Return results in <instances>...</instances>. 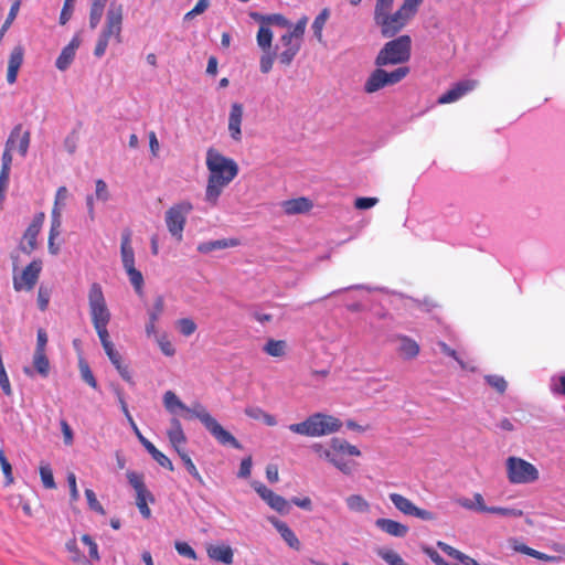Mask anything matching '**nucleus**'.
Instances as JSON below:
<instances>
[{
  "label": "nucleus",
  "instance_id": "1",
  "mask_svg": "<svg viewBox=\"0 0 565 565\" xmlns=\"http://www.w3.org/2000/svg\"><path fill=\"white\" fill-rule=\"evenodd\" d=\"M205 166L207 180L204 201L210 206H216L224 189L237 177L239 168L234 159L222 154L215 148L206 150Z\"/></svg>",
  "mask_w": 565,
  "mask_h": 565
},
{
  "label": "nucleus",
  "instance_id": "2",
  "mask_svg": "<svg viewBox=\"0 0 565 565\" xmlns=\"http://www.w3.org/2000/svg\"><path fill=\"white\" fill-rule=\"evenodd\" d=\"M124 7L121 3L111 1L105 17V23L98 34L94 55L103 57L110 41L116 44L122 43Z\"/></svg>",
  "mask_w": 565,
  "mask_h": 565
},
{
  "label": "nucleus",
  "instance_id": "3",
  "mask_svg": "<svg viewBox=\"0 0 565 565\" xmlns=\"http://www.w3.org/2000/svg\"><path fill=\"white\" fill-rule=\"evenodd\" d=\"M342 422L326 413H313L300 423L290 424L288 429L305 437H322L338 433Z\"/></svg>",
  "mask_w": 565,
  "mask_h": 565
},
{
  "label": "nucleus",
  "instance_id": "4",
  "mask_svg": "<svg viewBox=\"0 0 565 565\" xmlns=\"http://www.w3.org/2000/svg\"><path fill=\"white\" fill-rule=\"evenodd\" d=\"M424 0H404L395 12H390L375 22L384 38H392L403 30L416 15Z\"/></svg>",
  "mask_w": 565,
  "mask_h": 565
},
{
  "label": "nucleus",
  "instance_id": "5",
  "mask_svg": "<svg viewBox=\"0 0 565 565\" xmlns=\"http://www.w3.org/2000/svg\"><path fill=\"white\" fill-rule=\"evenodd\" d=\"M411 49L412 39L409 35H401L388 41L379 52L375 58V65L383 67L405 63L411 57Z\"/></svg>",
  "mask_w": 565,
  "mask_h": 565
},
{
  "label": "nucleus",
  "instance_id": "6",
  "mask_svg": "<svg viewBox=\"0 0 565 565\" xmlns=\"http://www.w3.org/2000/svg\"><path fill=\"white\" fill-rule=\"evenodd\" d=\"M193 204L189 200H181L172 204L164 213V222L170 235L182 242L188 216L193 211Z\"/></svg>",
  "mask_w": 565,
  "mask_h": 565
},
{
  "label": "nucleus",
  "instance_id": "7",
  "mask_svg": "<svg viewBox=\"0 0 565 565\" xmlns=\"http://www.w3.org/2000/svg\"><path fill=\"white\" fill-rule=\"evenodd\" d=\"M507 478L513 484H527L539 480L540 472L531 462L511 456L505 460Z\"/></svg>",
  "mask_w": 565,
  "mask_h": 565
},
{
  "label": "nucleus",
  "instance_id": "8",
  "mask_svg": "<svg viewBox=\"0 0 565 565\" xmlns=\"http://www.w3.org/2000/svg\"><path fill=\"white\" fill-rule=\"evenodd\" d=\"M408 73L409 68L406 66L398 67L392 72H387L377 66L366 78L364 92L366 94H373L386 86L395 85L404 79Z\"/></svg>",
  "mask_w": 565,
  "mask_h": 565
},
{
  "label": "nucleus",
  "instance_id": "9",
  "mask_svg": "<svg viewBox=\"0 0 565 565\" xmlns=\"http://www.w3.org/2000/svg\"><path fill=\"white\" fill-rule=\"evenodd\" d=\"M120 256L122 266L129 277L131 285L134 286L136 292L140 294L143 287V276L135 267V250L131 245V235L128 231L124 232L121 235Z\"/></svg>",
  "mask_w": 565,
  "mask_h": 565
},
{
  "label": "nucleus",
  "instance_id": "10",
  "mask_svg": "<svg viewBox=\"0 0 565 565\" xmlns=\"http://www.w3.org/2000/svg\"><path fill=\"white\" fill-rule=\"evenodd\" d=\"M195 418H198L209 433L217 440L218 444L226 446L230 445L235 449H241V443L206 411L205 407H200L194 411Z\"/></svg>",
  "mask_w": 565,
  "mask_h": 565
},
{
  "label": "nucleus",
  "instance_id": "11",
  "mask_svg": "<svg viewBox=\"0 0 565 565\" xmlns=\"http://www.w3.org/2000/svg\"><path fill=\"white\" fill-rule=\"evenodd\" d=\"M87 298L93 326L109 323L111 315L107 307L102 286L98 282L90 285Z\"/></svg>",
  "mask_w": 565,
  "mask_h": 565
},
{
  "label": "nucleus",
  "instance_id": "12",
  "mask_svg": "<svg viewBox=\"0 0 565 565\" xmlns=\"http://www.w3.org/2000/svg\"><path fill=\"white\" fill-rule=\"evenodd\" d=\"M274 33L270 28L265 25L259 26L256 34V42L263 52L259 58V70L263 74H268L271 71L273 64L277 58L276 52L271 51Z\"/></svg>",
  "mask_w": 565,
  "mask_h": 565
},
{
  "label": "nucleus",
  "instance_id": "13",
  "mask_svg": "<svg viewBox=\"0 0 565 565\" xmlns=\"http://www.w3.org/2000/svg\"><path fill=\"white\" fill-rule=\"evenodd\" d=\"M42 271V260H32L21 273L13 275V288L15 291L32 290Z\"/></svg>",
  "mask_w": 565,
  "mask_h": 565
},
{
  "label": "nucleus",
  "instance_id": "14",
  "mask_svg": "<svg viewBox=\"0 0 565 565\" xmlns=\"http://www.w3.org/2000/svg\"><path fill=\"white\" fill-rule=\"evenodd\" d=\"M390 500L405 515L415 516L424 521H433L435 519L433 512L416 507L409 499L399 493H390Z\"/></svg>",
  "mask_w": 565,
  "mask_h": 565
},
{
  "label": "nucleus",
  "instance_id": "15",
  "mask_svg": "<svg viewBox=\"0 0 565 565\" xmlns=\"http://www.w3.org/2000/svg\"><path fill=\"white\" fill-rule=\"evenodd\" d=\"M301 49V44L297 40L291 39L289 35L284 33L279 43L276 45L274 52L277 54V60L280 64L289 66Z\"/></svg>",
  "mask_w": 565,
  "mask_h": 565
},
{
  "label": "nucleus",
  "instance_id": "16",
  "mask_svg": "<svg viewBox=\"0 0 565 565\" xmlns=\"http://www.w3.org/2000/svg\"><path fill=\"white\" fill-rule=\"evenodd\" d=\"M44 218L45 215L43 212L38 213L26 228L23 235V241L20 245L23 253L30 255L38 247V236L41 232Z\"/></svg>",
  "mask_w": 565,
  "mask_h": 565
},
{
  "label": "nucleus",
  "instance_id": "17",
  "mask_svg": "<svg viewBox=\"0 0 565 565\" xmlns=\"http://www.w3.org/2000/svg\"><path fill=\"white\" fill-rule=\"evenodd\" d=\"M254 490L258 493V495L274 510L279 513L288 512V502L285 498L279 494H276L274 491L268 489L260 482H255L253 484Z\"/></svg>",
  "mask_w": 565,
  "mask_h": 565
},
{
  "label": "nucleus",
  "instance_id": "18",
  "mask_svg": "<svg viewBox=\"0 0 565 565\" xmlns=\"http://www.w3.org/2000/svg\"><path fill=\"white\" fill-rule=\"evenodd\" d=\"M392 341L396 344V352L403 360H414L420 352L419 344L407 335L397 334L392 339Z\"/></svg>",
  "mask_w": 565,
  "mask_h": 565
},
{
  "label": "nucleus",
  "instance_id": "19",
  "mask_svg": "<svg viewBox=\"0 0 565 565\" xmlns=\"http://www.w3.org/2000/svg\"><path fill=\"white\" fill-rule=\"evenodd\" d=\"M163 405L166 409L172 414H178L179 411H183L188 414V417H195L194 411L200 407H204L200 403H195L192 407H188L172 391H167L163 394Z\"/></svg>",
  "mask_w": 565,
  "mask_h": 565
},
{
  "label": "nucleus",
  "instance_id": "20",
  "mask_svg": "<svg viewBox=\"0 0 565 565\" xmlns=\"http://www.w3.org/2000/svg\"><path fill=\"white\" fill-rule=\"evenodd\" d=\"M244 116V106L241 103H233L228 114V134L232 140L239 142L242 140V121Z\"/></svg>",
  "mask_w": 565,
  "mask_h": 565
},
{
  "label": "nucleus",
  "instance_id": "21",
  "mask_svg": "<svg viewBox=\"0 0 565 565\" xmlns=\"http://www.w3.org/2000/svg\"><path fill=\"white\" fill-rule=\"evenodd\" d=\"M477 85L476 81L465 79L458 82L454 87L447 90L445 94L439 96L438 104H450L457 102L467 93L471 92Z\"/></svg>",
  "mask_w": 565,
  "mask_h": 565
},
{
  "label": "nucleus",
  "instance_id": "22",
  "mask_svg": "<svg viewBox=\"0 0 565 565\" xmlns=\"http://www.w3.org/2000/svg\"><path fill=\"white\" fill-rule=\"evenodd\" d=\"M24 60V47L15 45L10 52L7 68V82L13 85L17 82L19 70L21 68Z\"/></svg>",
  "mask_w": 565,
  "mask_h": 565
},
{
  "label": "nucleus",
  "instance_id": "23",
  "mask_svg": "<svg viewBox=\"0 0 565 565\" xmlns=\"http://www.w3.org/2000/svg\"><path fill=\"white\" fill-rule=\"evenodd\" d=\"M268 521L274 525V527L278 531L281 539L287 543V545L296 551L300 550V541L295 534V532L282 521L278 520L275 516L268 518Z\"/></svg>",
  "mask_w": 565,
  "mask_h": 565
},
{
  "label": "nucleus",
  "instance_id": "24",
  "mask_svg": "<svg viewBox=\"0 0 565 565\" xmlns=\"http://www.w3.org/2000/svg\"><path fill=\"white\" fill-rule=\"evenodd\" d=\"M79 45H81V40L76 35L62 50L61 54L58 55V57L56 58V62H55V66L60 71H65V70L68 68V66L72 64V62H73V60L75 57L76 50L79 47Z\"/></svg>",
  "mask_w": 565,
  "mask_h": 565
},
{
  "label": "nucleus",
  "instance_id": "25",
  "mask_svg": "<svg viewBox=\"0 0 565 565\" xmlns=\"http://www.w3.org/2000/svg\"><path fill=\"white\" fill-rule=\"evenodd\" d=\"M164 309V299L162 296H157L152 307L148 310V322L146 324V334L152 337L157 334L156 323L159 320Z\"/></svg>",
  "mask_w": 565,
  "mask_h": 565
},
{
  "label": "nucleus",
  "instance_id": "26",
  "mask_svg": "<svg viewBox=\"0 0 565 565\" xmlns=\"http://www.w3.org/2000/svg\"><path fill=\"white\" fill-rule=\"evenodd\" d=\"M170 425L171 427L167 431L170 444L172 445L177 452H179V450H184L183 446L186 443V437L180 420L173 417L170 420Z\"/></svg>",
  "mask_w": 565,
  "mask_h": 565
},
{
  "label": "nucleus",
  "instance_id": "27",
  "mask_svg": "<svg viewBox=\"0 0 565 565\" xmlns=\"http://www.w3.org/2000/svg\"><path fill=\"white\" fill-rule=\"evenodd\" d=\"M280 207L285 214L296 215L309 212L312 207V203L307 198H297L282 201Z\"/></svg>",
  "mask_w": 565,
  "mask_h": 565
},
{
  "label": "nucleus",
  "instance_id": "28",
  "mask_svg": "<svg viewBox=\"0 0 565 565\" xmlns=\"http://www.w3.org/2000/svg\"><path fill=\"white\" fill-rule=\"evenodd\" d=\"M375 526L381 531L394 537H404L408 532V526L391 519H377Z\"/></svg>",
  "mask_w": 565,
  "mask_h": 565
},
{
  "label": "nucleus",
  "instance_id": "29",
  "mask_svg": "<svg viewBox=\"0 0 565 565\" xmlns=\"http://www.w3.org/2000/svg\"><path fill=\"white\" fill-rule=\"evenodd\" d=\"M239 245L237 238H222L216 241L202 242L198 245L196 249L201 254H210L213 250L236 247Z\"/></svg>",
  "mask_w": 565,
  "mask_h": 565
},
{
  "label": "nucleus",
  "instance_id": "30",
  "mask_svg": "<svg viewBox=\"0 0 565 565\" xmlns=\"http://www.w3.org/2000/svg\"><path fill=\"white\" fill-rule=\"evenodd\" d=\"M19 134H20V127H15L7 142H6V148H4V151L2 153V158H1V161H2V167H1V171H11V163H12V151H15V138H19Z\"/></svg>",
  "mask_w": 565,
  "mask_h": 565
},
{
  "label": "nucleus",
  "instance_id": "31",
  "mask_svg": "<svg viewBox=\"0 0 565 565\" xmlns=\"http://www.w3.org/2000/svg\"><path fill=\"white\" fill-rule=\"evenodd\" d=\"M70 196L68 190L66 186H60L55 193L54 205L51 213V222H55L57 218V223H62V213L63 209L66 205V201Z\"/></svg>",
  "mask_w": 565,
  "mask_h": 565
},
{
  "label": "nucleus",
  "instance_id": "32",
  "mask_svg": "<svg viewBox=\"0 0 565 565\" xmlns=\"http://www.w3.org/2000/svg\"><path fill=\"white\" fill-rule=\"evenodd\" d=\"M207 555L210 558L227 565L233 563L234 554L228 545H211L207 547Z\"/></svg>",
  "mask_w": 565,
  "mask_h": 565
},
{
  "label": "nucleus",
  "instance_id": "33",
  "mask_svg": "<svg viewBox=\"0 0 565 565\" xmlns=\"http://www.w3.org/2000/svg\"><path fill=\"white\" fill-rule=\"evenodd\" d=\"M244 413L249 418L263 420L267 426L273 427L277 425V418L274 415L265 412L259 406H247L245 407Z\"/></svg>",
  "mask_w": 565,
  "mask_h": 565
},
{
  "label": "nucleus",
  "instance_id": "34",
  "mask_svg": "<svg viewBox=\"0 0 565 565\" xmlns=\"http://www.w3.org/2000/svg\"><path fill=\"white\" fill-rule=\"evenodd\" d=\"M457 503L467 510L486 513L488 505L484 503V499L481 493H475L472 499L459 498Z\"/></svg>",
  "mask_w": 565,
  "mask_h": 565
},
{
  "label": "nucleus",
  "instance_id": "35",
  "mask_svg": "<svg viewBox=\"0 0 565 565\" xmlns=\"http://www.w3.org/2000/svg\"><path fill=\"white\" fill-rule=\"evenodd\" d=\"M32 364L35 372L42 377H47L51 370V363L46 355V351H34L32 356Z\"/></svg>",
  "mask_w": 565,
  "mask_h": 565
},
{
  "label": "nucleus",
  "instance_id": "36",
  "mask_svg": "<svg viewBox=\"0 0 565 565\" xmlns=\"http://www.w3.org/2000/svg\"><path fill=\"white\" fill-rule=\"evenodd\" d=\"M287 342L285 340L269 339L263 347V351L273 358H282L287 352Z\"/></svg>",
  "mask_w": 565,
  "mask_h": 565
},
{
  "label": "nucleus",
  "instance_id": "37",
  "mask_svg": "<svg viewBox=\"0 0 565 565\" xmlns=\"http://www.w3.org/2000/svg\"><path fill=\"white\" fill-rule=\"evenodd\" d=\"M65 548L70 554V559L76 565H90L89 559L79 551L75 539L66 542Z\"/></svg>",
  "mask_w": 565,
  "mask_h": 565
},
{
  "label": "nucleus",
  "instance_id": "38",
  "mask_svg": "<svg viewBox=\"0 0 565 565\" xmlns=\"http://www.w3.org/2000/svg\"><path fill=\"white\" fill-rule=\"evenodd\" d=\"M349 510L359 513H366L370 510L369 502L360 494H351L345 499Z\"/></svg>",
  "mask_w": 565,
  "mask_h": 565
},
{
  "label": "nucleus",
  "instance_id": "39",
  "mask_svg": "<svg viewBox=\"0 0 565 565\" xmlns=\"http://www.w3.org/2000/svg\"><path fill=\"white\" fill-rule=\"evenodd\" d=\"M153 495L148 490L136 493V504L145 519H149L151 516V510L148 507V502H153Z\"/></svg>",
  "mask_w": 565,
  "mask_h": 565
},
{
  "label": "nucleus",
  "instance_id": "40",
  "mask_svg": "<svg viewBox=\"0 0 565 565\" xmlns=\"http://www.w3.org/2000/svg\"><path fill=\"white\" fill-rule=\"evenodd\" d=\"M61 226H62V223H57V218H55V222H51L47 248H49L50 254H52V255H57L60 253V246L55 244V239L61 234Z\"/></svg>",
  "mask_w": 565,
  "mask_h": 565
},
{
  "label": "nucleus",
  "instance_id": "41",
  "mask_svg": "<svg viewBox=\"0 0 565 565\" xmlns=\"http://www.w3.org/2000/svg\"><path fill=\"white\" fill-rule=\"evenodd\" d=\"M330 12L328 9H323L313 20V23L311 25V29L313 31V34L316 39L319 42H322V30L327 23V20L329 19Z\"/></svg>",
  "mask_w": 565,
  "mask_h": 565
},
{
  "label": "nucleus",
  "instance_id": "42",
  "mask_svg": "<svg viewBox=\"0 0 565 565\" xmlns=\"http://www.w3.org/2000/svg\"><path fill=\"white\" fill-rule=\"evenodd\" d=\"M78 369L81 373L82 380L87 383L90 387L97 388V381L87 363V361L83 358L78 360Z\"/></svg>",
  "mask_w": 565,
  "mask_h": 565
},
{
  "label": "nucleus",
  "instance_id": "43",
  "mask_svg": "<svg viewBox=\"0 0 565 565\" xmlns=\"http://www.w3.org/2000/svg\"><path fill=\"white\" fill-rule=\"evenodd\" d=\"M178 455L180 456L183 465L185 466V469L188 472L200 483L204 484V480L202 476L200 475L199 470L196 469L194 462L190 458V456L184 450H179Z\"/></svg>",
  "mask_w": 565,
  "mask_h": 565
},
{
  "label": "nucleus",
  "instance_id": "44",
  "mask_svg": "<svg viewBox=\"0 0 565 565\" xmlns=\"http://www.w3.org/2000/svg\"><path fill=\"white\" fill-rule=\"evenodd\" d=\"M307 24L308 18L303 15L297 21L290 31L286 32V34L291 39L297 40L299 44H302V38L306 32Z\"/></svg>",
  "mask_w": 565,
  "mask_h": 565
},
{
  "label": "nucleus",
  "instance_id": "45",
  "mask_svg": "<svg viewBox=\"0 0 565 565\" xmlns=\"http://www.w3.org/2000/svg\"><path fill=\"white\" fill-rule=\"evenodd\" d=\"M307 24L308 18L303 15L297 21L290 31L286 32V34L291 39L297 40L299 44H302V38L306 32Z\"/></svg>",
  "mask_w": 565,
  "mask_h": 565
},
{
  "label": "nucleus",
  "instance_id": "46",
  "mask_svg": "<svg viewBox=\"0 0 565 565\" xmlns=\"http://www.w3.org/2000/svg\"><path fill=\"white\" fill-rule=\"evenodd\" d=\"M311 450L321 459L329 461L330 463L335 458V455L332 452L330 447V443L326 446L322 443H313L310 446Z\"/></svg>",
  "mask_w": 565,
  "mask_h": 565
},
{
  "label": "nucleus",
  "instance_id": "47",
  "mask_svg": "<svg viewBox=\"0 0 565 565\" xmlns=\"http://www.w3.org/2000/svg\"><path fill=\"white\" fill-rule=\"evenodd\" d=\"M377 555L388 565H408L404 562L402 556L393 550L381 548L377 551Z\"/></svg>",
  "mask_w": 565,
  "mask_h": 565
},
{
  "label": "nucleus",
  "instance_id": "48",
  "mask_svg": "<svg viewBox=\"0 0 565 565\" xmlns=\"http://www.w3.org/2000/svg\"><path fill=\"white\" fill-rule=\"evenodd\" d=\"M394 0H376L374 8V22L392 12Z\"/></svg>",
  "mask_w": 565,
  "mask_h": 565
},
{
  "label": "nucleus",
  "instance_id": "49",
  "mask_svg": "<svg viewBox=\"0 0 565 565\" xmlns=\"http://www.w3.org/2000/svg\"><path fill=\"white\" fill-rule=\"evenodd\" d=\"M486 513L498 514L505 518H520L523 515L522 510L503 507H488Z\"/></svg>",
  "mask_w": 565,
  "mask_h": 565
},
{
  "label": "nucleus",
  "instance_id": "50",
  "mask_svg": "<svg viewBox=\"0 0 565 565\" xmlns=\"http://www.w3.org/2000/svg\"><path fill=\"white\" fill-rule=\"evenodd\" d=\"M127 479L130 486L135 489L136 493L147 491L142 475L136 471H128Z\"/></svg>",
  "mask_w": 565,
  "mask_h": 565
},
{
  "label": "nucleus",
  "instance_id": "51",
  "mask_svg": "<svg viewBox=\"0 0 565 565\" xmlns=\"http://www.w3.org/2000/svg\"><path fill=\"white\" fill-rule=\"evenodd\" d=\"M40 476L44 488L54 489L56 487L53 477V471L49 465H41Z\"/></svg>",
  "mask_w": 565,
  "mask_h": 565
},
{
  "label": "nucleus",
  "instance_id": "52",
  "mask_svg": "<svg viewBox=\"0 0 565 565\" xmlns=\"http://www.w3.org/2000/svg\"><path fill=\"white\" fill-rule=\"evenodd\" d=\"M156 341H157L161 352L166 356H173L175 354V348L166 334H163V335L156 334Z\"/></svg>",
  "mask_w": 565,
  "mask_h": 565
},
{
  "label": "nucleus",
  "instance_id": "53",
  "mask_svg": "<svg viewBox=\"0 0 565 565\" xmlns=\"http://www.w3.org/2000/svg\"><path fill=\"white\" fill-rule=\"evenodd\" d=\"M117 397H118V402L120 404V408H121L124 415L126 416L130 427L132 428L134 433L136 435H138V433H140V430H139L137 424L135 423L134 417L130 415L127 403H126L124 395L120 391H117Z\"/></svg>",
  "mask_w": 565,
  "mask_h": 565
},
{
  "label": "nucleus",
  "instance_id": "54",
  "mask_svg": "<svg viewBox=\"0 0 565 565\" xmlns=\"http://www.w3.org/2000/svg\"><path fill=\"white\" fill-rule=\"evenodd\" d=\"M177 327L179 329V331L185 335V337H190L191 334H193L196 330V324L195 322L190 319V318H182V319H179L177 321Z\"/></svg>",
  "mask_w": 565,
  "mask_h": 565
},
{
  "label": "nucleus",
  "instance_id": "55",
  "mask_svg": "<svg viewBox=\"0 0 565 565\" xmlns=\"http://www.w3.org/2000/svg\"><path fill=\"white\" fill-rule=\"evenodd\" d=\"M81 540L88 547L89 558L94 562H98L100 559V556L98 553V546L95 543V541L92 539V536L88 534H84V535H82Z\"/></svg>",
  "mask_w": 565,
  "mask_h": 565
},
{
  "label": "nucleus",
  "instance_id": "56",
  "mask_svg": "<svg viewBox=\"0 0 565 565\" xmlns=\"http://www.w3.org/2000/svg\"><path fill=\"white\" fill-rule=\"evenodd\" d=\"M486 382L499 393H504L507 390V381L500 375H486Z\"/></svg>",
  "mask_w": 565,
  "mask_h": 565
},
{
  "label": "nucleus",
  "instance_id": "57",
  "mask_svg": "<svg viewBox=\"0 0 565 565\" xmlns=\"http://www.w3.org/2000/svg\"><path fill=\"white\" fill-rule=\"evenodd\" d=\"M95 186H96V189H95L96 200L102 201V202H107L110 199V193H109L107 183L104 180L98 179L95 182Z\"/></svg>",
  "mask_w": 565,
  "mask_h": 565
},
{
  "label": "nucleus",
  "instance_id": "58",
  "mask_svg": "<svg viewBox=\"0 0 565 565\" xmlns=\"http://www.w3.org/2000/svg\"><path fill=\"white\" fill-rule=\"evenodd\" d=\"M105 7L97 6V4H90L89 10V26L90 29H96L99 24L102 17L104 14Z\"/></svg>",
  "mask_w": 565,
  "mask_h": 565
},
{
  "label": "nucleus",
  "instance_id": "59",
  "mask_svg": "<svg viewBox=\"0 0 565 565\" xmlns=\"http://www.w3.org/2000/svg\"><path fill=\"white\" fill-rule=\"evenodd\" d=\"M439 347H440V350L443 353L451 356L452 359H455L459 365L465 369V370H469L471 372H475L476 371V367L475 366H469L468 364H466L460 358L459 355L457 354V352L451 349L449 345H447L445 342H440L439 343Z\"/></svg>",
  "mask_w": 565,
  "mask_h": 565
},
{
  "label": "nucleus",
  "instance_id": "60",
  "mask_svg": "<svg viewBox=\"0 0 565 565\" xmlns=\"http://www.w3.org/2000/svg\"><path fill=\"white\" fill-rule=\"evenodd\" d=\"M30 145V134L20 130L19 138H15V150L25 157Z\"/></svg>",
  "mask_w": 565,
  "mask_h": 565
},
{
  "label": "nucleus",
  "instance_id": "61",
  "mask_svg": "<svg viewBox=\"0 0 565 565\" xmlns=\"http://www.w3.org/2000/svg\"><path fill=\"white\" fill-rule=\"evenodd\" d=\"M85 497L87 499V503H88V507L90 510L104 515L106 512H105V509L103 508V505L99 503V501L97 500L96 498V494L93 490L90 489H86L85 490Z\"/></svg>",
  "mask_w": 565,
  "mask_h": 565
},
{
  "label": "nucleus",
  "instance_id": "62",
  "mask_svg": "<svg viewBox=\"0 0 565 565\" xmlns=\"http://www.w3.org/2000/svg\"><path fill=\"white\" fill-rule=\"evenodd\" d=\"M331 463L344 475L353 473L356 466L354 461H345L338 456H335Z\"/></svg>",
  "mask_w": 565,
  "mask_h": 565
},
{
  "label": "nucleus",
  "instance_id": "63",
  "mask_svg": "<svg viewBox=\"0 0 565 565\" xmlns=\"http://www.w3.org/2000/svg\"><path fill=\"white\" fill-rule=\"evenodd\" d=\"M266 25H278L281 28H290L291 24L287 18L279 13L267 14Z\"/></svg>",
  "mask_w": 565,
  "mask_h": 565
},
{
  "label": "nucleus",
  "instance_id": "64",
  "mask_svg": "<svg viewBox=\"0 0 565 565\" xmlns=\"http://www.w3.org/2000/svg\"><path fill=\"white\" fill-rule=\"evenodd\" d=\"M174 546H175L177 552L180 555H182L184 557H188L190 559H196L198 558L195 551L188 543H185V542H175Z\"/></svg>",
  "mask_w": 565,
  "mask_h": 565
}]
</instances>
